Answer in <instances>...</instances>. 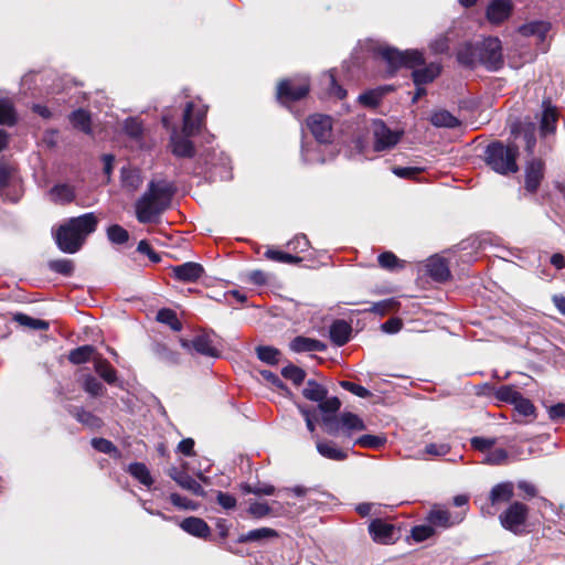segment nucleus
Here are the masks:
<instances>
[{"mask_svg": "<svg viewBox=\"0 0 565 565\" xmlns=\"http://www.w3.org/2000/svg\"><path fill=\"white\" fill-rule=\"evenodd\" d=\"M173 191V185L168 181H151L147 191L136 202L137 220L140 223L154 221L169 207Z\"/></svg>", "mask_w": 565, "mask_h": 565, "instance_id": "obj_1", "label": "nucleus"}, {"mask_svg": "<svg viewBox=\"0 0 565 565\" xmlns=\"http://www.w3.org/2000/svg\"><path fill=\"white\" fill-rule=\"evenodd\" d=\"M97 218L94 213L72 217L55 232L57 247L67 254H74L82 247L85 238L96 230Z\"/></svg>", "mask_w": 565, "mask_h": 565, "instance_id": "obj_2", "label": "nucleus"}, {"mask_svg": "<svg viewBox=\"0 0 565 565\" xmlns=\"http://www.w3.org/2000/svg\"><path fill=\"white\" fill-rule=\"evenodd\" d=\"M206 110L196 106L194 103H188L183 114L182 131L185 137L173 129L171 132V149L178 157H192L194 148L188 137L193 136L200 130Z\"/></svg>", "mask_w": 565, "mask_h": 565, "instance_id": "obj_3", "label": "nucleus"}, {"mask_svg": "<svg viewBox=\"0 0 565 565\" xmlns=\"http://www.w3.org/2000/svg\"><path fill=\"white\" fill-rule=\"evenodd\" d=\"M518 147L504 146L501 142H493L486 149V161L497 173H514L518 171Z\"/></svg>", "mask_w": 565, "mask_h": 565, "instance_id": "obj_4", "label": "nucleus"}, {"mask_svg": "<svg viewBox=\"0 0 565 565\" xmlns=\"http://www.w3.org/2000/svg\"><path fill=\"white\" fill-rule=\"evenodd\" d=\"M380 53L391 74L401 66L415 67L424 63L423 54L416 50L401 52L392 47H383Z\"/></svg>", "mask_w": 565, "mask_h": 565, "instance_id": "obj_5", "label": "nucleus"}, {"mask_svg": "<svg viewBox=\"0 0 565 565\" xmlns=\"http://www.w3.org/2000/svg\"><path fill=\"white\" fill-rule=\"evenodd\" d=\"M478 61L489 71H497L503 64L501 42L498 38H487L477 45Z\"/></svg>", "mask_w": 565, "mask_h": 565, "instance_id": "obj_6", "label": "nucleus"}, {"mask_svg": "<svg viewBox=\"0 0 565 565\" xmlns=\"http://www.w3.org/2000/svg\"><path fill=\"white\" fill-rule=\"evenodd\" d=\"M527 514L529 509L525 504L513 502L500 514L499 520L505 530L519 534L526 522Z\"/></svg>", "mask_w": 565, "mask_h": 565, "instance_id": "obj_7", "label": "nucleus"}, {"mask_svg": "<svg viewBox=\"0 0 565 565\" xmlns=\"http://www.w3.org/2000/svg\"><path fill=\"white\" fill-rule=\"evenodd\" d=\"M323 422L327 426V433L330 435H337L340 427L348 436H351L354 431L365 429L363 420L358 415L349 412L341 414L338 422H333L329 417H324Z\"/></svg>", "mask_w": 565, "mask_h": 565, "instance_id": "obj_8", "label": "nucleus"}, {"mask_svg": "<svg viewBox=\"0 0 565 565\" xmlns=\"http://www.w3.org/2000/svg\"><path fill=\"white\" fill-rule=\"evenodd\" d=\"M180 343L182 348L188 351H194L201 355L209 358H218L220 351L215 347L212 337L209 333H200L189 341L181 339Z\"/></svg>", "mask_w": 565, "mask_h": 565, "instance_id": "obj_9", "label": "nucleus"}, {"mask_svg": "<svg viewBox=\"0 0 565 565\" xmlns=\"http://www.w3.org/2000/svg\"><path fill=\"white\" fill-rule=\"evenodd\" d=\"M308 92L309 84L307 79H301L300 83L286 79L278 84L277 98L281 103L295 102L305 97Z\"/></svg>", "mask_w": 565, "mask_h": 565, "instance_id": "obj_10", "label": "nucleus"}, {"mask_svg": "<svg viewBox=\"0 0 565 565\" xmlns=\"http://www.w3.org/2000/svg\"><path fill=\"white\" fill-rule=\"evenodd\" d=\"M374 148L377 151L394 147L401 138L402 132L391 130L383 121L377 120L373 127Z\"/></svg>", "mask_w": 565, "mask_h": 565, "instance_id": "obj_11", "label": "nucleus"}, {"mask_svg": "<svg viewBox=\"0 0 565 565\" xmlns=\"http://www.w3.org/2000/svg\"><path fill=\"white\" fill-rule=\"evenodd\" d=\"M307 126L319 142H327L331 137V117L316 114L307 119Z\"/></svg>", "mask_w": 565, "mask_h": 565, "instance_id": "obj_12", "label": "nucleus"}, {"mask_svg": "<svg viewBox=\"0 0 565 565\" xmlns=\"http://www.w3.org/2000/svg\"><path fill=\"white\" fill-rule=\"evenodd\" d=\"M512 11L510 0H492L487 7V19L492 24H500L509 18Z\"/></svg>", "mask_w": 565, "mask_h": 565, "instance_id": "obj_13", "label": "nucleus"}, {"mask_svg": "<svg viewBox=\"0 0 565 565\" xmlns=\"http://www.w3.org/2000/svg\"><path fill=\"white\" fill-rule=\"evenodd\" d=\"M462 519V514L451 515L448 510L441 507H434L428 515V521L431 525L444 529L460 523Z\"/></svg>", "mask_w": 565, "mask_h": 565, "instance_id": "obj_14", "label": "nucleus"}, {"mask_svg": "<svg viewBox=\"0 0 565 565\" xmlns=\"http://www.w3.org/2000/svg\"><path fill=\"white\" fill-rule=\"evenodd\" d=\"M172 273L175 279L183 282H192L202 276L203 267L198 263L188 262L172 267Z\"/></svg>", "mask_w": 565, "mask_h": 565, "instance_id": "obj_15", "label": "nucleus"}, {"mask_svg": "<svg viewBox=\"0 0 565 565\" xmlns=\"http://www.w3.org/2000/svg\"><path fill=\"white\" fill-rule=\"evenodd\" d=\"M544 173V163L541 160H532L525 169V188L530 192L536 191Z\"/></svg>", "mask_w": 565, "mask_h": 565, "instance_id": "obj_16", "label": "nucleus"}, {"mask_svg": "<svg viewBox=\"0 0 565 565\" xmlns=\"http://www.w3.org/2000/svg\"><path fill=\"white\" fill-rule=\"evenodd\" d=\"M542 108L543 111L540 122V130L541 134L545 136L555 131L558 113L557 109L552 106L550 100H544Z\"/></svg>", "mask_w": 565, "mask_h": 565, "instance_id": "obj_17", "label": "nucleus"}, {"mask_svg": "<svg viewBox=\"0 0 565 565\" xmlns=\"http://www.w3.org/2000/svg\"><path fill=\"white\" fill-rule=\"evenodd\" d=\"M180 526L186 533H189L193 536L200 537V539H205L211 534L210 526L207 525V523L204 520H202L200 518H195V516L185 518L180 523Z\"/></svg>", "mask_w": 565, "mask_h": 565, "instance_id": "obj_18", "label": "nucleus"}, {"mask_svg": "<svg viewBox=\"0 0 565 565\" xmlns=\"http://www.w3.org/2000/svg\"><path fill=\"white\" fill-rule=\"evenodd\" d=\"M427 273L437 281H445L450 276V270L444 258L433 256L426 263Z\"/></svg>", "mask_w": 565, "mask_h": 565, "instance_id": "obj_19", "label": "nucleus"}, {"mask_svg": "<svg viewBox=\"0 0 565 565\" xmlns=\"http://www.w3.org/2000/svg\"><path fill=\"white\" fill-rule=\"evenodd\" d=\"M291 351L300 353V352H322L327 349V345L319 340L306 338V337H296L289 344Z\"/></svg>", "mask_w": 565, "mask_h": 565, "instance_id": "obj_20", "label": "nucleus"}, {"mask_svg": "<svg viewBox=\"0 0 565 565\" xmlns=\"http://www.w3.org/2000/svg\"><path fill=\"white\" fill-rule=\"evenodd\" d=\"M369 531L375 542L388 543L393 539L394 526L382 520H373L369 525Z\"/></svg>", "mask_w": 565, "mask_h": 565, "instance_id": "obj_21", "label": "nucleus"}, {"mask_svg": "<svg viewBox=\"0 0 565 565\" xmlns=\"http://www.w3.org/2000/svg\"><path fill=\"white\" fill-rule=\"evenodd\" d=\"M351 331V326L348 322L337 320L330 327V339L335 345L341 347L349 341Z\"/></svg>", "mask_w": 565, "mask_h": 565, "instance_id": "obj_22", "label": "nucleus"}, {"mask_svg": "<svg viewBox=\"0 0 565 565\" xmlns=\"http://www.w3.org/2000/svg\"><path fill=\"white\" fill-rule=\"evenodd\" d=\"M513 493L514 489L512 482H500L491 489L489 499L491 504L494 505L510 501L513 497Z\"/></svg>", "mask_w": 565, "mask_h": 565, "instance_id": "obj_23", "label": "nucleus"}, {"mask_svg": "<svg viewBox=\"0 0 565 565\" xmlns=\"http://www.w3.org/2000/svg\"><path fill=\"white\" fill-rule=\"evenodd\" d=\"M316 446L317 451L327 459L342 461L348 457L347 452L337 447L333 441L317 440Z\"/></svg>", "mask_w": 565, "mask_h": 565, "instance_id": "obj_24", "label": "nucleus"}, {"mask_svg": "<svg viewBox=\"0 0 565 565\" xmlns=\"http://www.w3.org/2000/svg\"><path fill=\"white\" fill-rule=\"evenodd\" d=\"M50 200L57 204H67L74 201L75 191L70 184H57L49 192Z\"/></svg>", "mask_w": 565, "mask_h": 565, "instance_id": "obj_25", "label": "nucleus"}, {"mask_svg": "<svg viewBox=\"0 0 565 565\" xmlns=\"http://www.w3.org/2000/svg\"><path fill=\"white\" fill-rule=\"evenodd\" d=\"M142 178L138 170L130 168L121 169V186L124 190L132 193L140 188Z\"/></svg>", "mask_w": 565, "mask_h": 565, "instance_id": "obj_26", "label": "nucleus"}, {"mask_svg": "<svg viewBox=\"0 0 565 565\" xmlns=\"http://www.w3.org/2000/svg\"><path fill=\"white\" fill-rule=\"evenodd\" d=\"M171 477L181 488L191 491L196 495H204V490L201 484L188 473L182 471H174L171 473Z\"/></svg>", "mask_w": 565, "mask_h": 565, "instance_id": "obj_27", "label": "nucleus"}, {"mask_svg": "<svg viewBox=\"0 0 565 565\" xmlns=\"http://www.w3.org/2000/svg\"><path fill=\"white\" fill-rule=\"evenodd\" d=\"M439 72H440L439 65L431 63L424 68L415 70L413 72V78H414L415 84L417 86H419L422 84H427V83L434 81V78H436L438 76Z\"/></svg>", "mask_w": 565, "mask_h": 565, "instance_id": "obj_28", "label": "nucleus"}, {"mask_svg": "<svg viewBox=\"0 0 565 565\" xmlns=\"http://www.w3.org/2000/svg\"><path fill=\"white\" fill-rule=\"evenodd\" d=\"M277 535H278L277 532L270 527H260V529L252 530V531L241 535L238 539V542L239 543L258 542V541L276 537Z\"/></svg>", "mask_w": 565, "mask_h": 565, "instance_id": "obj_29", "label": "nucleus"}, {"mask_svg": "<svg viewBox=\"0 0 565 565\" xmlns=\"http://www.w3.org/2000/svg\"><path fill=\"white\" fill-rule=\"evenodd\" d=\"M457 60L460 64L467 67H475L479 63L477 46L473 47L470 44L463 45L457 53Z\"/></svg>", "mask_w": 565, "mask_h": 565, "instance_id": "obj_30", "label": "nucleus"}, {"mask_svg": "<svg viewBox=\"0 0 565 565\" xmlns=\"http://www.w3.org/2000/svg\"><path fill=\"white\" fill-rule=\"evenodd\" d=\"M430 122L436 127L455 128L459 120L447 110L434 111L430 116Z\"/></svg>", "mask_w": 565, "mask_h": 565, "instance_id": "obj_31", "label": "nucleus"}, {"mask_svg": "<svg viewBox=\"0 0 565 565\" xmlns=\"http://www.w3.org/2000/svg\"><path fill=\"white\" fill-rule=\"evenodd\" d=\"M95 371L108 384H113L117 380L115 369L105 359L98 358L95 360Z\"/></svg>", "mask_w": 565, "mask_h": 565, "instance_id": "obj_32", "label": "nucleus"}, {"mask_svg": "<svg viewBox=\"0 0 565 565\" xmlns=\"http://www.w3.org/2000/svg\"><path fill=\"white\" fill-rule=\"evenodd\" d=\"M302 394L309 401L322 402L327 396V390L316 381L309 380Z\"/></svg>", "mask_w": 565, "mask_h": 565, "instance_id": "obj_33", "label": "nucleus"}, {"mask_svg": "<svg viewBox=\"0 0 565 565\" xmlns=\"http://www.w3.org/2000/svg\"><path fill=\"white\" fill-rule=\"evenodd\" d=\"M550 30V24L543 21H535L524 24L520 28V32L524 35H537L543 40Z\"/></svg>", "mask_w": 565, "mask_h": 565, "instance_id": "obj_34", "label": "nucleus"}, {"mask_svg": "<svg viewBox=\"0 0 565 565\" xmlns=\"http://www.w3.org/2000/svg\"><path fill=\"white\" fill-rule=\"evenodd\" d=\"M72 125L84 131L85 134L90 132V116L87 111L78 109L72 113L71 117Z\"/></svg>", "mask_w": 565, "mask_h": 565, "instance_id": "obj_35", "label": "nucleus"}, {"mask_svg": "<svg viewBox=\"0 0 565 565\" xmlns=\"http://www.w3.org/2000/svg\"><path fill=\"white\" fill-rule=\"evenodd\" d=\"M17 121L13 105L9 99H0V125L13 126Z\"/></svg>", "mask_w": 565, "mask_h": 565, "instance_id": "obj_36", "label": "nucleus"}, {"mask_svg": "<svg viewBox=\"0 0 565 565\" xmlns=\"http://www.w3.org/2000/svg\"><path fill=\"white\" fill-rule=\"evenodd\" d=\"M95 349L92 345H83L70 352L68 359L74 364L87 362L94 354Z\"/></svg>", "mask_w": 565, "mask_h": 565, "instance_id": "obj_37", "label": "nucleus"}, {"mask_svg": "<svg viewBox=\"0 0 565 565\" xmlns=\"http://www.w3.org/2000/svg\"><path fill=\"white\" fill-rule=\"evenodd\" d=\"M128 471L131 476L138 479L142 484L150 486L152 483V478L148 468L143 463H131L128 468Z\"/></svg>", "mask_w": 565, "mask_h": 565, "instance_id": "obj_38", "label": "nucleus"}, {"mask_svg": "<svg viewBox=\"0 0 565 565\" xmlns=\"http://www.w3.org/2000/svg\"><path fill=\"white\" fill-rule=\"evenodd\" d=\"M509 454L503 448L491 449L483 458L482 462L491 466L503 465L508 461Z\"/></svg>", "mask_w": 565, "mask_h": 565, "instance_id": "obj_39", "label": "nucleus"}, {"mask_svg": "<svg viewBox=\"0 0 565 565\" xmlns=\"http://www.w3.org/2000/svg\"><path fill=\"white\" fill-rule=\"evenodd\" d=\"M158 321L170 326V328L174 331H180L182 328L181 322L179 321L175 312L171 309H162L157 315Z\"/></svg>", "mask_w": 565, "mask_h": 565, "instance_id": "obj_40", "label": "nucleus"}, {"mask_svg": "<svg viewBox=\"0 0 565 565\" xmlns=\"http://www.w3.org/2000/svg\"><path fill=\"white\" fill-rule=\"evenodd\" d=\"M265 257L278 263L294 264L300 262V258L298 256H294L291 254L284 253L274 248H268L265 252Z\"/></svg>", "mask_w": 565, "mask_h": 565, "instance_id": "obj_41", "label": "nucleus"}, {"mask_svg": "<svg viewBox=\"0 0 565 565\" xmlns=\"http://www.w3.org/2000/svg\"><path fill=\"white\" fill-rule=\"evenodd\" d=\"M74 416L78 422L92 429L99 428L102 425V420L98 417L84 409H76Z\"/></svg>", "mask_w": 565, "mask_h": 565, "instance_id": "obj_42", "label": "nucleus"}, {"mask_svg": "<svg viewBox=\"0 0 565 565\" xmlns=\"http://www.w3.org/2000/svg\"><path fill=\"white\" fill-rule=\"evenodd\" d=\"M257 356L263 362L276 364L279 361L280 352L273 347H258Z\"/></svg>", "mask_w": 565, "mask_h": 565, "instance_id": "obj_43", "label": "nucleus"}, {"mask_svg": "<svg viewBox=\"0 0 565 565\" xmlns=\"http://www.w3.org/2000/svg\"><path fill=\"white\" fill-rule=\"evenodd\" d=\"M14 320L18 321L21 326H25L34 330H45L49 327V323L46 321L33 319L23 313L15 315Z\"/></svg>", "mask_w": 565, "mask_h": 565, "instance_id": "obj_44", "label": "nucleus"}, {"mask_svg": "<svg viewBox=\"0 0 565 565\" xmlns=\"http://www.w3.org/2000/svg\"><path fill=\"white\" fill-rule=\"evenodd\" d=\"M470 444L473 449L484 454L486 456L494 447L497 439L489 437H473L471 438Z\"/></svg>", "mask_w": 565, "mask_h": 565, "instance_id": "obj_45", "label": "nucleus"}, {"mask_svg": "<svg viewBox=\"0 0 565 565\" xmlns=\"http://www.w3.org/2000/svg\"><path fill=\"white\" fill-rule=\"evenodd\" d=\"M397 306H398V302L395 299L391 298V299H385V300L375 302L370 309H366L365 311H370V312L377 313L380 316H384L385 313L395 310L397 308Z\"/></svg>", "mask_w": 565, "mask_h": 565, "instance_id": "obj_46", "label": "nucleus"}, {"mask_svg": "<svg viewBox=\"0 0 565 565\" xmlns=\"http://www.w3.org/2000/svg\"><path fill=\"white\" fill-rule=\"evenodd\" d=\"M385 441L386 438L383 436L363 435L355 440V444L364 448H379L383 446Z\"/></svg>", "mask_w": 565, "mask_h": 565, "instance_id": "obj_47", "label": "nucleus"}, {"mask_svg": "<svg viewBox=\"0 0 565 565\" xmlns=\"http://www.w3.org/2000/svg\"><path fill=\"white\" fill-rule=\"evenodd\" d=\"M281 374L284 377L292 381L296 385L302 383L306 376L305 371L295 365H288L284 367Z\"/></svg>", "mask_w": 565, "mask_h": 565, "instance_id": "obj_48", "label": "nucleus"}, {"mask_svg": "<svg viewBox=\"0 0 565 565\" xmlns=\"http://www.w3.org/2000/svg\"><path fill=\"white\" fill-rule=\"evenodd\" d=\"M107 236L110 242L115 244H124L128 241V232L119 226V225H113L107 230Z\"/></svg>", "mask_w": 565, "mask_h": 565, "instance_id": "obj_49", "label": "nucleus"}, {"mask_svg": "<svg viewBox=\"0 0 565 565\" xmlns=\"http://www.w3.org/2000/svg\"><path fill=\"white\" fill-rule=\"evenodd\" d=\"M383 92V89L369 90L364 94H361L358 99L364 106L375 107L379 104Z\"/></svg>", "mask_w": 565, "mask_h": 565, "instance_id": "obj_50", "label": "nucleus"}, {"mask_svg": "<svg viewBox=\"0 0 565 565\" xmlns=\"http://www.w3.org/2000/svg\"><path fill=\"white\" fill-rule=\"evenodd\" d=\"M495 396L503 402L511 403L512 405L521 396V394L512 386H501L498 388Z\"/></svg>", "mask_w": 565, "mask_h": 565, "instance_id": "obj_51", "label": "nucleus"}, {"mask_svg": "<svg viewBox=\"0 0 565 565\" xmlns=\"http://www.w3.org/2000/svg\"><path fill=\"white\" fill-rule=\"evenodd\" d=\"M51 270L68 276L73 271V263L68 259H56L49 263Z\"/></svg>", "mask_w": 565, "mask_h": 565, "instance_id": "obj_52", "label": "nucleus"}, {"mask_svg": "<svg viewBox=\"0 0 565 565\" xmlns=\"http://www.w3.org/2000/svg\"><path fill=\"white\" fill-rule=\"evenodd\" d=\"M514 409L522 416H531L534 414V405L530 399L523 397L522 395L515 401L513 404Z\"/></svg>", "mask_w": 565, "mask_h": 565, "instance_id": "obj_53", "label": "nucleus"}, {"mask_svg": "<svg viewBox=\"0 0 565 565\" xmlns=\"http://www.w3.org/2000/svg\"><path fill=\"white\" fill-rule=\"evenodd\" d=\"M170 501L172 502L173 505H175L177 508L182 509V510L194 511L198 509L196 503H194L193 501H191L178 493H172L170 495Z\"/></svg>", "mask_w": 565, "mask_h": 565, "instance_id": "obj_54", "label": "nucleus"}, {"mask_svg": "<svg viewBox=\"0 0 565 565\" xmlns=\"http://www.w3.org/2000/svg\"><path fill=\"white\" fill-rule=\"evenodd\" d=\"M393 173L403 179H415L422 171L418 167H394Z\"/></svg>", "mask_w": 565, "mask_h": 565, "instance_id": "obj_55", "label": "nucleus"}, {"mask_svg": "<svg viewBox=\"0 0 565 565\" xmlns=\"http://www.w3.org/2000/svg\"><path fill=\"white\" fill-rule=\"evenodd\" d=\"M324 77H326V81H327V85H328V87L330 89V94L334 95L339 99L344 98L345 95H347V92L340 85L337 84L335 77H334L333 73L329 72L328 74H326Z\"/></svg>", "mask_w": 565, "mask_h": 565, "instance_id": "obj_56", "label": "nucleus"}, {"mask_svg": "<svg viewBox=\"0 0 565 565\" xmlns=\"http://www.w3.org/2000/svg\"><path fill=\"white\" fill-rule=\"evenodd\" d=\"M341 386L344 390H347V391L351 392L352 394H354L359 397H362V398H367L372 395L367 388H365L359 384L349 382V381L341 382Z\"/></svg>", "mask_w": 565, "mask_h": 565, "instance_id": "obj_57", "label": "nucleus"}, {"mask_svg": "<svg viewBox=\"0 0 565 565\" xmlns=\"http://www.w3.org/2000/svg\"><path fill=\"white\" fill-rule=\"evenodd\" d=\"M434 534L431 525H418L412 530V536L416 542H423Z\"/></svg>", "mask_w": 565, "mask_h": 565, "instance_id": "obj_58", "label": "nucleus"}, {"mask_svg": "<svg viewBox=\"0 0 565 565\" xmlns=\"http://www.w3.org/2000/svg\"><path fill=\"white\" fill-rule=\"evenodd\" d=\"M450 38L448 33L441 34L430 43L434 53H445L449 47Z\"/></svg>", "mask_w": 565, "mask_h": 565, "instance_id": "obj_59", "label": "nucleus"}, {"mask_svg": "<svg viewBox=\"0 0 565 565\" xmlns=\"http://www.w3.org/2000/svg\"><path fill=\"white\" fill-rule=\"evenodd\" d=\"M84 388L93 396H98L103 393L102 383L93 376H86L84 381Z\"/></svg>", "mask_w": 565, "mask_h": 565, "instance_id": "obj_60", "label": "nucleus"}, {"mask_svg": "<svg viewBox=\"0 0 565 565\" xmlns=\"http://www.w3.org/2000/svg\"><path fill=\"white\" fill-rule=\"evenodd\" d=\"M243 490L247 493H254L257 495H271L275 492V488L270 484H247L243 488Z\"/></svg>", "mask_w": 565, "mask_h": 565, "instance_id": "obj_61", "label": "nucleus"}, {"mask_svg": "<svg viewBox=\"0 0 565 565\" xmlns=\"http://www.w3.org/2000/svg\"><path fill=\"white\" fill-rule=\"evenodd\" d=\"M248 512L255 518H264L270 513V508L266 502H253L249 504Z\"/></svg>", "mask_w": 565, "mask_h": 565, "instance_id": "obj_62", "label": "nucleus"}, {"mask_svg": "<svg viewBox=\"0 0 565 565\" xmlns=\"http://www.w3.org/2000/svg\"><path fill=\"white\" fill-rule=\"evenodd\" d=\"M125 131L131 137H139L142 132V125L136 118H128L124 125Z\"/></svg>", "mask_w": 565, "mask_h": 565, "instance_id": "obj_63", "label": "nucleus"}, {"mask_svg": "<svg viewBox=\"0 0 565 565\" xmlns=\"http://www.w3.org/2000/svg\"><path fill=\"white\" fill-rule=\"evenodd\" d=\"M318 403L320 411L323 413H335L341 406V402L338 397L324 398L322 402Z\"/></svg>", "mask_w": 565, "mask_h": 565, "instance_id": "obj_64", "label": "nucleus"}]
</instances>
